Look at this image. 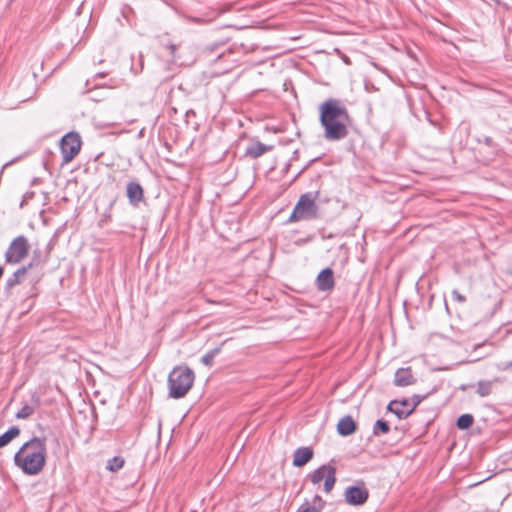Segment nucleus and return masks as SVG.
Returning <instances> with one entry per match:
<instances>
[{"mask_svg":"<svg viewBox=\"0 0 512 512\" xmlns=\"http://www.w3.org/2000/svg\"><path fill=\"white\" fill-rule=\"evenodd\" d=\"M319 121L327 141H340L349 134L350 115L339 99L329 98L319 106Z\"/></svg>","mask_w":512,"mask_h":512,"instance_id":"nucleus-1","label":"nucleus"},{"mask_svg":"<svg viewBox=\"0 0 512 512\" xmlns=\"http://www.w3.org/2000/svg\"><path fill=\"white\" fill-rule=\"evenodd\" d=\"M46 452V439L34 437L22 445L14 462L25 474L37 475L45 466Z\"/></svg>","mask_w":512,"mask_h":512,"instance_id":"nucleus-2","label":"nucleus"},{"mask_svg":"<svg viewBox=\"0 0 512 512\" xmlns=\"http://www.w3.org/2000/svg\"><path fill=\"white\" fill-rule=\"evenodd\" d=\"M194 372L187 366H176L168 376L167 385L169 397L180 399L192 388L194 383Z\"/></svg>","mask_w":512,"mask_h":512,"instance_id":"nucleus-3","label":"nucleus"},{"mask_svg":"<svg viewBox=\"0 0 512 512\" xmlns=\"http://www.w3.org/2000/svg\"><path fill=\"white\" fill-rule=\"evenodd\" d=\"M317 205L315 197L311 193L303 194L297 204L295 205L290 217V222L299 221L302 219H311L316 216Z\"/></svg>","mask_w":512,"mask_h":512,"instance_id":"nucleus-4","label":"nucleus"},{"mask_svg":"<svg viewBox=\"0 0 512 512\" xmlns=\"http://www.w3.org/2000/svg\"><path fill=\"white\" fill-rule=\"evenodd\" d=\"M29 248L27 238L23 235L17 236L5 252V262L11 265L20 263L28 255Z\"/></svg>","mask_w":512,"mask_h":512,"instance_id":"nucleus-5","label":"nucleus"},{"mask_svg":"<svg viewBox=\"0 0 512 512\" xmlns=\"http://www.w3.org/2000/svg\"><path fill=\"white\" fill-rule=\"evenodd\" d=\"M82 141L78 133L69 132L60 141L63 163L71 162L79 153Z\"/></svg>","mask_w":512,"mask_h":512,"instance_id":"nucleus-6","label":"nucleus"},{"mask_svg":"<svg viewBox=\"0 0 512 512\" xmlns=\"http://www.w3.org/2000/svg\"><path fill=\"white\" fill-rule=\"evenodd\" d=\"M346 503L352 506H361L365 504L369 498V491L364 483L361 485L348 486L344 492Z\"/></svg>","mask_w":512,"mask_h":512,"instance_id":"nucleus-7","label":"nucleus"},{"mask_svg":"<svg viewBox=\"0 0 512 512\" xmlns=\"http://www.w3.org/2000/svg\"><path fill=\"white\" fill-rule=\"evenodd\" d=\"M126 196L131 205L138 206L144 199V190L138 182L130 181L126 186Z\"/></svg>","mask_w":512,"mask_h":512,"instance_id":"nucleus-8","label":"nucleus"},{"mask_svg":"<svg viewBox=\"0 0 512 512\" xmlns=\"http://www.w3.org/2000/svg\"><path fill=\"white\" fill-rule=\"evenodd\" d=\"M334 273L331 268L323 269L316 278V286L320 291H330L334 288Z\"/></svg>","mask_w":512,"mask_h":512,"instance_id":"nucleus-9","label":"nucleus"},{"mask_svg":"<svg viewBox=\"0 0 512 512\" xmlns=\"http://www.w3.org/2000/svg\"><path fill=\"white\" fill-rule=\"evenodd\" d=\"M416 382L410 367L399 368L394 377V384L398 387H406Z\"/></svg>","mask_w":512,"mask_h":512,"instance_id":"nucleus-10","label":"nucleus"},{"mask_svg":"<svg viewBox=\"0 0 512 512\" xmlns=\"http://www.w3.org/2000/svg\"><path fill=\"white\" fill-rule=\"evenodd\" d=\"M313 450L310 447H299L293 454V465L295 467H302L306 465L313 458Z\"/></svg>","mask_w":512,"mask_h":512,"instance_id":"nucleus-11","label":"nucleus"},{"mask_svg":"<svg viewBox=\"0 0 512 512\" xmlns=\"http://www.w3.org/2000/svg\"><path fill=\"white\" fill-rule=\"evenodd\" d=\"M33 262L29 263L27 266H22L17 269L6 281L5 290L9 291L14 286L18 285L21 282V279L27 274L28 270L33 267Z\"/></svg>","mask_w":512,"mask_h":512,"instance_id":"nucleus-12","label":"nucleus"},{"mask_svg":"<svg viewBox=\"0 0 512 512\" xmlns=\"http://www.w3.org/2000/svg\"><path fill=\"white\" fill-rule=\"evenodd\" d=\"M356 430V423L353 418L349 415L341 418L337 425V432L341 436H349L353 434Z\"/></svg>","mask_w":512,"mask_h":512,"instance_id":"nucleus-13","label":"nucleus"},{"mask_svg":"<svg viewBox=\"0 0 512 512\" xmlns=\"http://www.w3.org/2000/svg\"><path fill=\"white\" fill-rule=\"evenodd\" d=\"M325 506V501L321 496L315 495L313 503L310 505L308 502L303 503L297 510V512H322Z\"/></svg>","mask_w":512,"mask_h":512,"instance_id":"nucleus-14","label":"nucleus"},{"mask_svg":"<svg viewBox=\"0 0 512 512\" xmlns=\"http://www.w3.org/2000/svg\"><path fill=\"white\" fill-rule=\"evenodd\" d=\"M268 149L269 147L263 143L257 142L247 147L245 155L255 159L262 156Z\"/></svg>","mask_w":512,"mask_h":512,"instance_id":"nucleus-15","label":"nucleus"},{"mask_svg":"<svg viewBox=\"0 0 512 512\" xmlns=\"http://www.w3.org/2000/svg\"><path fill=\"white\" fill-rule=\"evenodd\" d=\"M427 397V395H413L412 397V405L408 410H398L397 417L399 419H405L410 414L413 413V411L416 409V407Z\"/></svg>","mask_w":512,"mask_h":512,"instance_id":"nucleus-16","label":"nucleus"},{"mask_svg":"<svg viewBox=\"0 0 512 512\" xmlns=\"http://www.w3.org/2000/svg\"><path fill=\"white\" fill-rule=\"evenodd\" d=\"M329 468H334L331 465H322L310 474V480L313 484H319L329 472Z\"/></svg>","mask_w":512,"mask_h":512,"instance_id":"nucleus-17","label":"nucleus"},{"mask_svg":"<svg viewBox=\"0 0 512 512\" xmlns=\"http://www.w3.org/2000/svg\"><path fill=\"white\" fill-rule=\"evenodd\" d=\"M411 407L408 399L403 400H392L389 402L387 409L397 416L398 410H408Z\"/></svg>","mask_w":512,"mask_h":512,"instance_id":"nucleus-18","label":"nucleus"},{"mask_svg":"<svg viewBox=\"0 0 512 512\" xmlns=\"http://www.w3.org/2000/svg\"><path fill=\"white\" fill-rule=\"evenodd\" d=\"M20 434V429L16 426L9 428L5 433L0 435V448L8 445L15 437Z\"/></svg>","mask_w":512,"mask_h":512,"instance_id":"nucleus-19","label":"nucleus"},{"mask_svg":"<svg viewBox=\"0 0 512 512\" xmlns=\"http://www.w3.org/2000/svg\"><path fill=\"white\" fill-rule=\"evenodd\" d=\"M223 344H224V342L220 346L206 352L201 357V363L204 364L205 366L211 367L214 364L215 356L221 352V348H222Z\"/></svg>","mask_w":512,"mask_h":512,"instance_id":"nucleus-20","label":"nucleus"},{"mask_svg":"<svg viewBox=\"0 0 512 512\" xmlns=\"http://www.w3.org/2000/svg\"><path fill=\"white\" fill-rule=\"evenodd\" d=\"M336 482V468H329V472L327 474V476L325 477V481H324V491L326 493H329L333 487H334V484Z\"/></svg>","mask_w":512,"mask_h":512,"instance_id":"nucleus-21","label":"nucleus"},{"mask_svg":"<svg viewBox=\"0 0 512 512\" xmlns=\"http://www.w3.org/2000/svg\"><path fill=\"white\" fill-rule=\"evenodd\" d=\"M474 418L471 414H462L458 417L456 425L459 429L465 430L472 426Z\"/></svg>","mask_w":512,"mask_h":512,"instance_id":"nucleus-22","label":"nucleus"},{"mask_svg":"<svg viewBox=\"0 0 512 512\" xmlns=\"http://www.w3.org/2000/svg\"><path fill=\"white\" fill-rule=\"evenodd\" d=\"M390 431L388 422L378 419L373 426V435L379 436L381 434H387Z\"/></svg>","mask_w":512,"mask_h":512,"instance_id":"nucleus-23","label":"nucleus"},{"mask_svg":"<svg viewBox=\"0 0 512 512\" xmlns=\"http://www.w3.org/2000/svg\"><path fill=\"white\" fill-rule=\"evenodd\" d=\"M492 392V382L491 381H479L477 383V393L481 397H486Z\"/></svg>","mask_w":512,"mask_h":512,"instance_id":"nucleus-24","label":"nucleus"},{"mask_svg":"<svg viewBox=\"0 0 512 512\" xmlns=\"http://www.w3.org/2000/svg\"><path fill=\"white\" fill-rule=\"evenodd\" d=\"M124 463H125V461L122 457L115 456L108 461L106 468L109 471L116 472L124 466Z\"/></svg>","mask_w":512,"mask_h":512,"instance_id":"nucleus-25","label":"nucleus"},{"mask_svg":"<svg viewBox=\"0 0 512 512\" xmlns=\"http://www.w3.org/2000/svg\"><path fill=\"white\" fill-rule=\"evenodd\" d=\"M35 412V407L25 404L22 406V408L16 413L17 419H27L30 416H32Z\"/></svg>","mask_w":512,"mask_h":512,"instance_id":"nucleus-26","label":"nucleus"},{"mask_svg":"<svg viewBox=\"0 0 512 512\" xmlns=\"http://www.w3.org/2000/svg\"><path fill=\"white\" fill-rule=\"evenodd\" d=\"M452 297L455 301H457L459 303H464L466 301V297L464 295H462L461 293H459V291H457V290L452 291Z\"/></svg>","mask_w":512,"mask_h":512,"instance_id":"nucleus-27","label":"nucleus"},{"mask_svg":"<svg viewBox=\"0 0 512 512\" xmlns=\"http://www.w3.org/2000/svg\"><path fill=\"white\" fill-rule=\"evenodd\" d=\"M165 47L169 50V54L173 59H176L177 45L174 43H168Z\"/></svg>","mask_w":512,"mask_h":512,"instance_id":"nucleus-28","label":"nucleus"},{"mask_svg":"<svg viewBox=\"0 0 512 512\" xmlns=\"http://www.w3.org/2000/svg\"><path fill=\"white\" fill-rule=\"evenodd\" d=\"M483 141L488 146H492L493 145V139L491 137H489V136H485Z\"/></svg>","mask_w":512,"mask_h":512,"instance_id":"nucleus-29","label":"nucleus"},{"mask_svg":"<svg viewBox=\"0 0 512 512\" xmlns=\"http://www.w3.org/2000/svg\"><path fill=\"white\" fill-rule=\"evenodd\" d=\"M32 401L35 403V406H38L40 404V398L38 395L32 396Z\"/></svg>","mask_w":512,"mask_h":512,"instance_id":"nucleus-30","label":"nucleus"},{"mask_svg":"<svg viewBox=\"0 0 512 512\" xmlns=\"http://www.w3.org/2000/svg\"><path fill=\"white\" fill-rule=\"evenodd\" d=\"M504 7L505 9L509 10V9H512V6L509 5L507 2H504Z\"/></svg>","mask_w":512,"mask_h":512,"instance_id":"nucleus-31","label":"nucleus"},{"mask_svg":"<svg viewBox=\"0 0 512 512\" xmlns=\"http://www.w3.org/2000/svg\"><path fill=\"white\" fill-rule=\"evenodd\" d=\"M506 368L512 369V360L507 364Z\"/></svg>","mask_w":512,"mask_h":512,"instance_id":"nucleus-32","label":"nucleus"},{"mask_svg":"<svg viewBox=\"0 0 512 512\" xmlns=\"http://www.w3.org/2000/svg\"><path fill=\"white\" fill-rule=\"evenodd\" d=\"M3 272H4V270H3V268L0 266V278H1V277H2V275H3Z\"/></svg>","mask_w":512,"mask_h":512,"instance_id":"nucleus-33","label":"nucleus"},{"mask_svg":"<svg viewBox=\"0 0 512 512\" xmlns=\"http://www.w3.org/2000/svg\"><path fill=\"white\" fill-rule=\"evenodd\" d=\"M96 76L104 77V76H105V73H99V74H97Z\"/></svg>","mask_w":512,"mask_h":512,"instance_id":"nucleus-34","label":"nucleus"}]
</instances>
